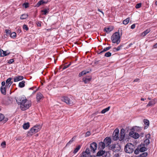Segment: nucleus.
I'll return each mask as SVG.
<instances>
[{"mask_svg":"<svg viewBox=\"0 0 157 157\" xmlns=\"http://www.w3.org/2000/svg\"><path fill=\"white\" fill-rule=\"evenodd\" d=\"M125 44H122L118 46V51L121 49H124V50L125 49H126V47L124 46Z\"/></svg>","mask_w":157,"mask_h":157,"instance_id":"b1692460","label":"nucleus"},{"mask_svg":"<svg viewBox=\"0 0 157 157\" xmlns=\"http://www.w3.org/2000/svg\"><path fill=\"white\" fill-rule=\"evenodd\" d=\"M1 146L2 148H5L6 146V143L5 141L3 142L1 144Z\"/></svg>","mask_w":157,"mask_h":157,"instance_id":"de8ad7c7","label":"nucleus"},{"mask_svg":"<svg viewBox=\"0 0 157 157\" xmlns=\"http://www.w3.org/2000/svg\"><path fill=\"white\" fill-rule=\"evenodd\" d=\"M43 98V95L40 93H38L37 94L36 98L37 101H39Z\"/></svg>","mask_w":157,"mask_h":157,"instance_id":"ddd939ff","label":"nucleus"},{"mask_svg":"<svg viewBox=\"0 0 157 157\" xmlns=\"http://www.w3.org/2000/svg\"><path fill=\"white\" fill-rule=\"evenodd\" d=\"M23 28L24 30H25L26 31L28 30L29 29L27 25L25 24L23 25Z\"/></svg>","mask_w":157,"mask_h":157,"instance_id":"a18cd8bd","label":"nucleus"},{"mask_svg":"<svg viewBox=\"0 0 157 157\" xmlns=\"http://www.w3.org/2000/svg\"><path fill=\"white\" fill-rule=\"evenodd\" d=\"M122 31L121 30V34H120L119 30H118V44L120 42L121 40H120V38L121 37L122 35V32H121Z\"/></svg>","mask_w":157,"mask_h":157,"instance_id":"79ce46f5","label":"nucleus"},{"mask_svg":"<svg viewBox=\"0 0 157 157\" xmlns=\"http://www.w3.org/2000/svg\"><path fill=\"white\" fill-rule=\"evenodd\" d=\"M12 78H8L6 81V87L9 88L13 83V82L11 81Z\"/></svg>","mask_w":157,"mask_h":157,"instance_id":"9d476101","label":"nucleus"},{"mask_svg":"<svg viewBox=\"0 0 157 157\" xmlns=\"http://www.w3.org/2000/svg\"><path fill=\"white\" fill-rule=\"evenodd\" d=\"M155 104V101L154 100H152L148 102V103L147 105L146 106L148 107L149 106H151L153 105H154Z\"/></svg>","mask_w":157,"mask_h":157,"instance_id":"4be33fe9","label":"nucleus"},{"mask_svg":"<svg viewBox=\"0 0 157 157\" xmlns=\"http://www.w3.org/2000/svg\"><path fill=\"white\" fill-rule=\"evenodd\" d=\"M75 137H73L70 141H69L67 144V145H69L71 144L75 140Z\"/></svg>","mask_w":157,"mask_h":157,"instance_id":"a19ab883","label":"nucleus"},{"mask_svg":"<svg viewBox=\"0 0 157 157\" xmlns=\"http://www.w3.org/2000/svg\"><path fill=\"white\" fill-rule=\"evenodd\" d=\"M90 132L89 131L87 132L85 134V136L86 137H88L90 135Z\"/></svg>","mask_w":157,"mask_h":157,"instance_id":"864d4df0","label":"nucleus"},{"mask_svg":"<svg viewBox=\"0 0 157 157\" xmlns=\"http://www.w3.org/2000/svg\"><path fill=\"white\" fill-rule=\"evenodd\" d=\"M140 151L141 152H143L146 151L147 150V148L144 146L143 147H140L139 148Z\"/></svg>","mask_w":157,"mask_h":157,"instance_id":"c756f323","label":"nucleus"},{"mask_svg":"<svg viewBox=\"0 0 157 157\" xmlns=\"http://www.w3.org/2000/svg\"><path fill=\"white\" fill-rule=\"evenodd\" d=\"M141 129V128L139 126H136L132 128V130L136 132H139Z\"/></svg>","mask_w":157,"mask_h":157,"instance_id":"aec40b11","label":"nucleus"},{"mask_svg":"<svg viewBox=\"0 0 157 157\" xmlns=\"http://www.w3.org/2000/svg\"><path fill=\"white\" fill-rule=\"evenodd\" d=\"M125 130L124 128H122L120 131V137H118V140L120 141H122L124 139L125 136Z\"/></svg>","mask_w":157,"mask_h":157,"instance_id":"423d86ee","label":"nucleus"},{"mask_svg":"<svg viewBox=\"0 0 157 157\" xmlns=\"http://www.w3.org/2000/svg\"><path fill=\"white\" fill-rule=\"evenodd\" d=\"M41 12L42 13V14L43 15H46L48 13L49 10L48 9H45L44 10H41Z\"/></svg>","mask_w":157,"mask_h":157,"instance_id":"a878e982","label":"nucleus"},{"mask_svg":"<svg viewBox=\"0 0 157 157\" xmlns=\"http://www.w3.org/2000/svg\"><path fill=\"white\" fill-rule=\"evenodd\" d=\"M6 87H3L1 86L0 88V90L1 93L4 94L5 95L6 94Z\"/></svg>","mask_w":157,"mask_h":157,"instance_id":"6ab92c4d","label":"nucleus"},{"mask_svg":"<svg viewBox=\"0 0 157 157\" xmlns=\"http://www.w3.org/2000/svg\"><path fill=\"white\" fill-rule=\"evenodd\" d=\"M140 151L139 147L138 146L137 147L136 149L134 151V153L135 154L137 155L139 153Z\"/></svg>","mask_w":157,"mask_h":157,"instance_id":"ea45409f","label":"nucleus"},{"mask_svg":"<svg viewBox=\"0 0 157 157\" xmlns=\"http://www.w3.org/2000/svg\"><path fill=\"white\" fill-rule=\"evenodd\" d=\"M135 24H133L131 25V29H133L135 28Z\"/></svg>","mask_w":157,"mask_h":157,"instance_id":"13d9d810","label":"nucleus"},{"mask_svg":"<svg viewBox=\"0 0 157 157\" xmlns=\"http://www.w3.org/2000/svg\"><path fill=\"white\" fill-rule=\"evenodd\" d=\"M91 78V77H89L86 78H83V80L85 83H87L90 81Z\"/></svg>","mask_w":157,"mask_h":157,"instance_id":"f3484780","label":"nucleus"},{"mask_svg":"<svg viewBox=\"0 0 157 157\" xmlns=\"http://www.w3.org/2000/svg\"><path fill=\"white\" fill-rule=\"evenodd\" d=\"M151 31V30L150 29H147L145 31L141 33V35L143 36H145L147 34L149 33Z\"/></svg>","mask_w":157,"mask_h":157,"instance_id":"dca6fc26","label":"nucleus"},{"mask_svg":"<svg viewBox=\"0 0 157 157\" xmlns=\"http://www.w3.org/2000/svg\"><path fill=\"white\" fill-rule=\"evenodd\" d=\"M144 124L146 125V126L144 127V129H146L148 128V126H149V121L147 119H144Z\"/></svg>","mask_w":157,"mask_h":157,"instance_id":"4468645a","label":"nucleus"},{"mask_svg":"<svg viewBox=\"0 0 157 157\" xmlns=\"http://www.w3.org/2000/svg\"><path fill=\"white\" fill-rule=\"evenodd\" d=\"M134 44V43H131L128 46L126 47V48L128 49L129 48V47H131Z\"/></svg>","mask_w":157,"mask_h":157,"instance_id":"4d7b16f0","label":"nucleus"},{"mask_svg":"<svg viewBox=\"0 0 157 157\" xmlns=\"http://www.w3.org/2000/svg\"><path fill=\"white\" fill-rule=\"evenodd\" d=\"M6 33H7V34H10V31L8 29H6Z\"/></svg>","mask_w":157,"mask_h":157,"instance_id":"0e129e2a","label":"nucleus"},{"mask_svg":"<svg viewBox=\"0 0 157 157\" xmlns=\"http://www.w3.org/2000/svg\"><path fill=\"white\" fill-rule=\"evenodd\" d=\"M80 147H81L80 145H79L78 147H77L73 151V153H74L75 154L80 149Z\"/></svg>","mask_w":157,"mask_h":157,"instance_id":"f704fd0d","label":"nucleus"},{"mask_svg":"<svg viewBox=\"0 0 157 157\" xmlns=\"http://www.w3.org/2000/svg\"><path fill=\"white\" fill-rule=\"evenodd\" d=\"M116 144H113L111 145L110 146L111 148L113 149V151L114 149L116 148Z\"/></svg>","mask_w":157,"mask_h":157,"instance_id":"8fccbe9b","label":"nucleus"},{"mask_svg":"<svg viewBox=\"0 0 157 157\" xmlns=\"http://www.w3.org/2000/svg\"><path fill=\"white\" fill-rule=\"evenodd\" d=\"M104 141L105 146H108L111 144V139L109 137H107L104 139Z\"/></svg>","mask_w":157,"mask_h":157,"instance_id":"1a4fd4ad","label":"nucleus"},{"mask_svg":"<svg viewBox=\"0 0 157 157\" xmlns=\"http://www.w3.org/2000/svg\"><path fill=\"white\" fill-rule=\"evenodd\" d=\"M141 3H139L137 4L136 6V9H138L140 8L141 6Z\"/></svg>","mask_w":157,"mask_h":157,"instance_id":"49530a36","label":"nucleus"},{"mask_svg":"<svg viewBox=\"0 0 157 157\" xmlns=\"http://www.w3.org/2000/svg\"><path fill=\"white\" fill-rule=\"evenodd\" d=\"M111 40L113 43L118 44V32L113 33L111 37Z\"/></svg>","mask_w":157,"mask_h":157,"instance_id":"39448f33","label":"nucleus"},{"mask_svg":"<svg viewBox=\"0 0 157 157\" xmlns=\"http://www.w3.org/2000/svg\"><path fill=\"white\" fill-rule=\"evenodd\" d=\"M113 29L111 27H108L105 28L104 29V30L107 33H109L113 30Z\"/></svg>","mask_w":157,"mask_h":157,"instance_id":"393cba45","label":"nucleus"},{"mask_svg":"<svg viewBox=\"0 0 157 157\" xmlns=\"http://www.w3.org/2000/svg\"><path fill=\"white\" fill-rule=\"evenodd\" d=\"M150 136H151V135L150 134L148 133V134H146L145 135V137H146V139H150Z\"/></svg>","mask_w":157,"mask_h":157,"instance_id":"603ef678","label":"nucleus"},{"mask_svg":"<svg viewBox=\"0 0 157 157\" xmlns=\"http://www.w3.org/2000/svg\"><path fill=\"white\" fill-rule=\"evenodd\" d=\"M113 51L114 52H116L118 51V48H114L113 49Z\"/></svg>","mask_w":157,"mask_h":157,"instance_id":"338daca9","label":"nucleus"},{"mask_svg":"<svg viewBox=\"0 0 157 157\" xmlns=\"http://www.w3.org/2000/svg\"><path fill=\"white\" fill-rule=\"evenodd\" d=\"M1 55L2 56H4L9 55L10 52L8 51H4L2 50H0Z\"/></svg>","mask_w":157,"mask_h":157,"instance_id":"f8f14e48","label":"nucleus"},{"mask_svg":"<svg viewBox=\"0 0 157 157\" xmlns=\"http://www.w3.org/2000/svg\"><path fill=\"white\" fill-rule=\"evenodd\" d=\"M134 132L133 131H132L130 132L129 133V136H128V139H130L129 136H131L133 138V136H134Z\"/></svg>","mask_w":157,"mask_h":157,"instance_id":"7c9ffc66","label":"nucleus"},{"mask_svg":"<svg viewBox=\"0 0 157 157\" xmlns=\"http://www.w3.org/2000/svg\"><path fill=\"white\" fill-rule=\"evenodd\" d=\"M111 53L109 52H108L106 53L105 54V56L106 57H109L111 56Z\"/></svg>","mask_w":157,"mask_h":157,"instance_id":"c03bdc74","label":"nucleus"},{"mask_svg":"<svg viewBox=\"0 0 157 157\" xmlns=\"http://www.w3.org/2000/svg\"><path fill=\"white\" fill-rule=\"evenodd\" d=\"M99 147L101 149H103L105 148V145L104 142H101L99 144Z\"/></svg>","mask_w":157,"mask_h":157,"instance_id":"a211bd4d","label":"nucleus"},{"mask_svg":"<svg viewBox=\"0 0 157 157\" xmlns=\"http://www.w3.org/2000/svg\"><path fill=\"white\" fill-rule=\"evenodd\" d=\"M61 100L63 101L69 105H72L74 104V100L72 97L64 96L62 98Z\"/></svg>","mask_w":157,"mask_h":157,"instance_id":"7ed1b4c3","label":"nucleus"},{"mask_svg":"<svg viewBox=\"0 0 157 157\" xmlns=\"http://www.w3.org/2000/svg\"><path fill=\"white\" fill-rule=\"evenodd\" d=\"M23 6L25 7V8H27L29 6V4L28 3H24L23 4Z\"/></svg>","mask_w":157,"mask_h":157,"instance_id":"6e6d98bb","label":"nucleus"},{"mask_svg":"<svg viewBox=\"0 0 157 157\" xmlns=\"http://www.w3.org/2000/svg\"><path fill=\"white\" fill-rule=\"evenodd\" d=\"M28 15L27 14H23L20 17V19L21 20L25 19L27 18Z\"/></svg>","mask_w":157,"mask_h":157,"instance_id":"2f4dec72","label":"nucleus"},{"mask_svg":"<svg viewBox=\"0 0 157 157\" xmlns=\"http://www.w3.org/2000/svg\"><path fill=\"white\" fill-rule=\"evenodd\" d=\"M25 82L24 81H22L20 82L18 84L19 87L20 88H22L25 86Z\"/></svg>","mask_w":157,"mask_h":157,"instance_id":"5701e85b","label":"nucleus"},{"mask_svg":"<svg viewBox=\"0 0 157 157\" xmlns=\"http://www.w3.org/2000/svg\"><path fill=\"white\" fill-rule=\"evenodd\" d=\"M29 127V123L24 124L23 125V128L25 129H28Z\"/></svg>","mask_w":157,"mask_h":157,"instance_id":"cd10ccee","label":"nucleus"},{"mask_svg":"<svg viewBox=\"0 0 157 157\" xmlns=\"http://www.w3.org/2000/svg\"><path fill=\"white\" fill-rule=\"evenodd\" d=\"M87 155H86L85 153H82V154H81L80 157H87Z\"/></svg>","mask_w":157,"mask_h":157,"instance_id":"3c124183","label":"nucleus"},{"mask_svg":"<svg viewBox=\"0 0 157 157\" xmlns=\"http://www.w3.org/2000/svg\"><path fill=\"white\" fill-rule=\"evenodd\" d=\"M90 151L89 148H87L86 149L85 151V152H83L82 153H85L86 155H88L90 154Z\"/></svg>","mask_w":157,"mask_h":157,"instance_id":"58836bf2","label":"nucleus"},{"mask_svg":"<svg viewBox=\"0 0 157 157\" xmlns=\"http://www.w3.org/2000/svg\"><path fill=\"white\" fill-rule=\"evenodd\" d=\"M140 136L139 134L137 133H134L133 138L135 139H137L139 138Z\"/></svg>","mask_w":157,"mask_h":157,"instance_id":"e433bc0d","label":"nucleus"},{"mask_svg":"<svg viewBox=\"0 0 157 157\" xmlns=\"http://www.w3.org/2000/svg\"><path fill=\"white\" fill-rule=\"evenodd\" d=\"M4 115L0 113V121H2L4 119Z\"/></svg>","mask_w":157,"mask_h":157,"instance_id":"09e8293b","label":"nucleus"},{"mask_svg":"<svg viewBox=\"0 0 157 157\" xmlns=\"http://www.w3.org/2000/svg\"><path fill=\"white\" fill-rule=\"evenodd\" d=\"M40 125H35L31 128L27 134L28 136H31L33 134L39 132L41 129Z\"/></svg>","mask_w":157,"mask_h":157,"instance_id":"f03ea898","label":"nucleus"},{"mask_svg":"<svg viewBox=\"0 0 157 157\" xmlns=\"http://www.w3.org/2000/svg\"><path fill=\"white\" fill-rule=\"evenodd\" d=\"M89 72V71H83L80 73L78 75V76L79 77H81L82 75H85L87 73H88Z\"/></svg>","mask_w":157,"mask_h":157,"instance_id":"412c9836","label":"nucleus"},{"mask_svg":"<svg viewBox=\"0 0 157 157\" xmlns=\"http://www.w3.org/2000/svg\"><path fill=\"white\" fill-rule=\"evenodd\" d=\"M110 108V107L109 106V107H108L107 108L103 109L101 111V113H102V114L105 113L106 112L108 111L109 110Z\"/></svg>","mask_w":157,"mask_h":157,"instance_id":"c85d7f7f","label":"nucleus"},{"mask_svg":"<svg viewBox=\"0 0 157 157\" xmlns=\"http://www.w3.org/2000/svg\"><path fill=\"white\" fill-rule=\"evenodd\" d=\"M44 4L46 3L48 1V0H42Z\"/></svg>","mask_w":157,"mask_h":157,"instance_id":"e2e57ef3","label":"nucleus"},{"mask_svg":"<svg viewBox=\"0 0 157 157\" xmlns=\"http://www.w3.org/2000/svg\"><path fill=\"white\" fill-rule=\"evenodd\" d=\"M43 1H42V0H40L39 2H38L36 5V7H39L40 6L43 4Z\"/></svg>","mask_w":157,"mask_h":157,"instance_id":"4c0bfd02","label":"nucleus"},{"mask_svg":"<svg viewBox=\"0 0 157 157\" xmlns=\"http://www.w3.org/2000/svg\"><path fill=\"white\" fill-rule=\"evenodd\" d=\"M24 78L23 76L19 75L14 77V82H17L20 80H22Z\"/></svg>","mask_w":157,"mask_h":157,"instance_id":"9b49d317","label":"nucleus"},{"mask_svg":"<svg viewBox=\"0 0 157 157\" xmlns=\"http://www.w3.org/2000/svg\"><path fill=\"white\" fill-rule=\"evenodd\" d=\"M18 104L20 105V107L22 110H25L30 107L31 105V101L30 100L26 99H21L20 102H18Z\"/></svg>","mask_w":157,"mask_h":157,"instance_id":"f257e3e1","label":"nucleus"},{"mask_svg":"<svg viewBox=\"0 0 157 157\" xmlns=\"http://www.w3.org/2000/svg\"><path fill=\"white\" fill-rule=\"evenodd\" d=\"M97 144L95 142H93L92 143L90 146V147L91 150H90V151H92L94 153L95 151L96 150L97 148Z\"/></svg>","mask_w":157,"mask_h":157,"instance_id":"0eeeda50","label":"nucleus"},{"mask_svg":"<svg viewBox=\"0 0 157 157\" xmlns=\"http://www.w3.org/2000/svg\"><path fill=\"white\" fill-rule=\"evenodd\" d=\"M105 154H106V153H105V151L100 150L98 152L97 155L98 156H102L103 155L105 156Z\"/></svg>","mask_w":157,"mask_h":157,"instance_id":"2eb2a0df","label":"nucleus"},{"mask_svg":"<svg viewBox=\"0 0 157 157\" xmlns=\"http://www.w3.org/2000/svg\"><path fill=\"white\" fill-rule=\"evenodd\" d=\"M112 139L114 140H118V129L117 128H116L113 133Z\"/></svg>","mask_w":157,"mask_h":157,"instance_id":"6e6552de","label":"nucleus"},{"mask_svg":"<svg viewBox=\"0 0 157 157\" xmlns=\"http://www.w3.org/2000/svg\"><path fill=\"white\" fill-rule=\"evenodd\" d=\"M16 33L15 32H13L11 33L10 36L13 38H14L16 37Z\"/></svg>","mask_w":157,"mask_h":157,"instance_id":"37998d69","label":"nucleus"},{"mask_svg":"<svg viewBox=\"0 0 157 157\" xmlns=\"http://www.w3.org/2000/svg\"><path fill=\"white\" fill-rule=\"evenodd\" d=\"M147 153L145 152L140 154L138 156V157H146L147 156Z\"/></svg>","mask_w":157,"mask_h":157,"instance_id":"c9c22d12","label":"nucleus"},{"mask_svg":"<svg viewBox=\"0 0 157 157\" xmlns=\"http://www.w3.org/2000/svg\"><path fill=\"white\" fill-rule=\"evenodd\" d=\"M153 48H157V43L153 46Z\"/></svg>","mask_w":157,"mask_h":157,"instance_id":"69168bd1","label":"nucleus"},{"mask_svg":"<svg viewBox=\"0 0 157 157\" xmlns=\"http://www.w3.org/2000/svg\"><path fill=\"white\" fill-rule=\"evenodd\" d=\"M134 145L132 144H127L125 146L124 151L126 153H132L134 151Z\"/></svg>","mask_w":157,"mask_h":157,"instance_id":"20e7f679","label":"nucleus"},{"mask_svg":"<svg viewBox=\"0 0 157 157\" xmlns=\"http://www.w3.org/2000/svg\"><path fill=\"white\" fill-rule=\"evenodd\" d=\"M4 121L5 122L7 121L8 120V119L7 118H4Z\"/></svg>","mask_w":157,"mask_h":157,"instance_id":"774afa93","label":"nucleus"},{"mask_svg":"<svg viewBox=\"0 0 157 157\" xmlns=\"http://www.w3.org/2000/svg\"><path fill=\"white\" fill-rule=\"evenodd\" d=\"M129 18L128 17L124 20L123 21V23L124 25H127L129 22Z\"/></svg>","mask_w":157,"mask_h":157,"instance_id":"72a5a7b5","label":"nucleus"},{"mask_svg":"<svg viewBox=\"0 0 157 157\" xmlns=\"http://www.w3.org/2000/svg\"><path fill=\"white\" fill-rule=\"evenodd\" d=\"M14 62V60L13 59H11L8 62V63L10 64Z\"/></svg>","mask_w":157,"mask_h":157,"instance_id":"5fc2aeb1","label":"nucleus"},{"mask_svg":"<svg viewBox=\"0 0 157 157\" xmlns=\"http://www.w3.org/2000/svg\"><path fill=\"white\" fill-rule=\"evenodd\" d=\"M69 67V65H65L63 67V69H65Z\"/></svg>","mask_w":157,"mask_h":157,"instance_id":"680f3d73","label":"nucleus"},{"mask_svg":"<svg viewBox=\"0 0 157 157\" xmlns=\"http://www.w3.org/2000/svg\"><path fill=\"white\" fill-rule=\"evenodd\" d=\"M144 144H143L144 146L145 145L147 146L150 144V140L148 139H146L144 141Z\"/></svg>","mask_w":157,"mask_h":157,"instance_id":"bb28decb","label":"nucleus"},{"mask_svg":"<svg viewBox=\"0 0 157 157\" xmlns=\"http://www.w3.org/2000/svg\"><path fill=\"white\" fill-rule=\"evenodd\" d=\"M111 48V47L109 46L108 47L104 48L101 51L100 53H101L103 52H106V51H107V50H109L110 48Z\"/></svg>","mask_w":157,"mask_h":157,"instance_id":"473e14b6","label":"nucleus"},{"mask_svg":"<svg viewBox=\"0 0 157 157\" xmlns=\"http://www.w3.org/2000/svg\"><path fill=\"white\" fill-rule=\"evenodd\" d=\"M2 86L3 87H5V82L4 81H3L1 83Z\"/></svg>","mask_w":157,"mask_h":157,"instance_id":"052dcab7","label":"nucleus"},{"mask_svg":"<svg viewBox=\"0 0 157 157\" xmlns=\"http://www.w3.org/2000/svg\"><path fill=\"white\" fill-rule=\"evenodd\" d=\"M36 24L38 26H41V22L40 21L37 22Z\"/></svg>","mask_w":157,"mask_h":157,"instance_id":"bf43d9fd","label":"nucleus"}]
</instances>
